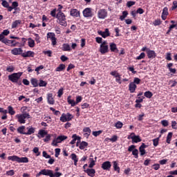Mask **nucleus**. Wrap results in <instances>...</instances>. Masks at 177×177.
Instances as JSON below:
<instances>
[{
  "label": "nucleus",
  "instance_id": "6e6552de",
  "mask_svg": "<svg viewBox=\"0 0 177 177\" xmlns=\"http://www.w3.org/2000/svg\"><path fill=\"white\" fill-rule=\"evenodd\" d=\"M12 55H14V56H19V55H21V56H23V48H15L11 50Z\"/></svg>",
  "mask_w": 177,
  "mask_h": 177
},
{
  "label": "nucleus",
  "instance_id": "0eeeda50",
  "mask_svg": "<svg viewBox=\"0 0 177 177\" xmlns=\"http://www.w3.org/2000/svg\"><path fill=\"white\" fill-rule=\"evenodd\" d=\"M84 17H93V12H92V8H86L83 10Z\"/></svg>",
  "mask_w": 177,
  "mask_h": 177
},
{
  "label": "nucleus",
  "instance_id": "2eb2a0df",
  "mask_svg": "<svg viewBox=\"0 0 177 177\" xmlns=\"http://www.w3.org/2000/svg\"><path fill=\"white\" fill-rule=\"evenodd\" d=\"M100 52L102 55H105V53H108L109 52V46H100Z\"/></svg>",
  "mask_w": 177,
  "mask_h": 177
},
{
  "label": "nucleus",
  "instance_id": "37998d69",
  "mask_svg": "<svg viewBox=\"0 0 177 177\" xmlns=\"http://www.w3.org/2000/svg\"><path fill=\"white\" fill-rule=\"evenodd\" d=\"M50 138H52V135L48 134L47 133V135H46V138H44V142H45V143H48V142H49V140H50Z\"/></svg>",
  "mask_w": 177,
  "mask_h": 177
},
{
  "label": "nucleus",
  "instance_id": "9d476101",
  "mask_svg": "<svg viewBox=\"0 0 177 177\" xmlns=\"http://www.w3.org/2000/svg\"><path fill=\"white\" fill-rule=\"evenodd\" d=\"M102 168L104 171H110V169L111 168V162L110 161L104 162L102 164Z\"/></svg>",
  "mask_w": 177,
  "mask_h": 177
},
{
  "label": "nucleus",
  "instance_id": "774afa93",
  "mask_svg": "<svg viewBox=\"0 0 177 177\" xmlns=\"http://www.w3.org/2000/svg\"><path fill=\"white\" fill-rule=\"evenodd\" d=\"M161 124L163 127H168L169 125V122H168V120H163L161 121Z\"/></svg>",
  "mask_w": 177,
  "mask_h": 177
},
{
  "label": "nucleus",
  "instance_id": "a18cd8bd",
  "mask_svg": "<svg viewBox=\"0 0 177 177\" xmlns=\"http://www.w3.org/2000/svg\"><path fill=\"white\" fill-rule=\"evenodd\" d=\"M56 12H57V10H56V8H54L50 13V16H52V17H56V19L57 18V15H56Z\"/></svg>",
  "mask_w": 177,
  "mask_h": 177
},
{
  "label": "nucleus",
  "instance_id": "680f3d73",
  "mask_svg": "<svg viewBox=\"0 0 177 177\" xmlns=\"http://www.w3.org/2000/svg\"><path fill=\"white\" fill-rule=\"evenodd\" d=\"M71 158L73 161H78V158L77 157V154L75 153H71Z\"/></svg>",
  "mask_w": 177,
  "mask_h": 177
},
{
  "label": "nucleus",
  "instance_id": "338daca9",
  "mask_svg": "<svg viewBox=\"0 0 177 177\" xmlns=\"http://www.w3.org/2000/svg\"><path fill=\"white\" fill-rule=\"evenodd\" d=\"M177 8V1H173V6L171 8V10H175V9H176Z\"/></svg>",
  "mask_w": 177,
  "mask_h": 177
},
{
  "label": "nucleus",
  "instance_id": "39448f33",
  "mask_svg": "<svg viewBox=\"0 0 177 177\" xmlns=\"http://www.w3.org/2000/svg\"><path fill=\"white\" fill-rule=\"evenodd\" d=\"M47 39H50L52 42V46H55L56 44H57V39H56V35L53 32H48L47 33Z\"/></svg>",
  "mask_w": 177,
  "mask_h": 177
},
{
  "label": "nucleus",
  "instance_id": "bf43d9fd",
  "mask_svg": "<svg viewBox=\"0 0 177 177\" xmlns=\"http://www.w3.org/2000/svg\"><path fill=\"white\" fill-rule=\"evenodd\" d=\"M3 44H6V45H12V41L6 38H5L3 41H2Z\"/></svg>",
  "mask_w": 177,
  "mask_h": 177
},
{
  "label": "nucleus",
  "instance_id": "4be33fe9",
  "mask_svg": "<svg viewBox=\"0 0 177 177\" xmlns=\"http://www.w3.org/2000/svg\"><path fill=\"white\" fill-rule=\"evenodd\" d=\"M66 70V65L64 64H60L56 68L55 71L60 72V71H64Z\"/></svg>",
  "mask_w": 177,
  "mask_h": 177
},
{
  "label": "nucleus",
  "instance_id": "7ed1b4c3",
  "mask_svg": "<svg viewBox=\"0 0 177 177\" xmlns=\"http://www.w3.org/2000/svg\"><path fill=\"white\" fill-rule=\"evenodd\" d=\"M15 118L17 119L19 124H26V119L30 120V118H31V115H30V113H24L22 114H17Z\"/></svg>",
  "mask_w": 177,
  "mask_h": 177
},
{
  "label": "nucleus",
  "instance_id": "a19ab883",
  "mask_svg": "<svg viewBox=\"0 0 177 177\" xmlns=\"http://www.w3.org/2000/svg\"><path fill=\"white\" fill-rule=\"evenodd\" d=\"M152 141H153L154 147H157V146H158V143L160 142V138H156L152 140Z\"/></svg>",
  "mask_w": 177,
  "mask_h": 177
},
{
  "label": "nucleus",
  "instance_id": "f257e3e1",
  "mask_svg": "<svg viewBox=\"0 0 177 177\" xmlns=\"http://www.w3.org/2000/svg\"><path fill=\"white\" fill-rule=\"evenodd\" d=\"M41 175H44L45 176H50V177H60L63 176V174L56 171L53 173V170L50 169H41L38 174H36V177H40Z\"/></svg>",
  "mask_w": 177,
  "mask_h": 177
},
{
  "label": "nucleus",
  "instance_id": "5701e85b",
  "mask_svg": "<svg viewBox=\"0 0 177 177\" xmlns=\"http://www.w3.org/2000/svg\"><path fill=\"white\" fill-rule=\"evenodd\" d=\"M113 167L114 171L118 172V174H120V167H118V162H117L115 160L113 161Z\"/></svg>",
  "mask_w": 177,
  "mask_h": 177
},
{
  "label": "nucleus",
  "instance_id": "c9c22d12",
  "mask_svg": "<svg viewBox=\"0 0 177 177\" xmlns=\"http://www.w3.org/2000/svg\"><path fill=\"white\" fill-rule=\"evenodd\" d=\"M144 95L145 96V97H147V99H151V97H153V93H151V91H146L144 93Z\"/></svg>",
  "mask_w": 177,
  "mask_h": 177
},
{
  "label": "nucleus",
  "instance_id": "412c9836",
  "mask_svg": "<svg viewBox=\"0 0 177 177\" xmlns=\"http://www.w3.org/2000/svg\"><path fill=\"white\" fill-rule=\"evenodd\" d=\"M62 50L64 52H70L71 50V47L68 44H64L62 45Z\"/></svg>",
  "mask_w": 177,
  "mask_h": 177
},
{
  "label": "nucleus",
  "instance_id": "423d86ee",
  "mask_svg": "<svg viewBox=\"0 0 177 177\" xmlns=\"http://www.w3.org/2000/svg\"><path fill=\"white\" fill-rule=\"evenodd\" d=\"M107 10L106 9H100L97 12L98 19H106L107 17Z\"/></svg>",
  "mask_w": 177,
  "mask_h": 177
},
{
  "label": "nucleus",
  "instance_id": "f3484780",
  "mask_svg": "<svg viewBox=\"0 0 177 177\" xmlns=\"http://www.w3.org/2000/svg\"><path fill=\"white\" fill-rule=\"evenodd\" d=\"M47 100L49 104H55V100L53 99V94H47Z\"/></svg>",
  "mask_w": 177,
  "mask_h": 177
},
{
  "label": "nucleus",
  "instance_id": "13d9d810",
  "mask_svg": "<svg viewBox=\"0 0 177 177\" xmlns=\"http://www.w3.org/2000/svg\"><path fill=\"white\" fill-rule=\"evenodd\" d=\"M162 15L164 16H168L169 13H168V8L167 7H165L163 8Z\"/></svg>",
  "mask_w": 177,
  "mask_h": 177
},
{
  "label": "nucleus",
  "instance_id": "72a5a7b5",
  "mask_svg": "<svg viewBox=\"0 0 177 177\" xmlns=\"http://www.w3.org/2000/svg\"><path fill=\"white\" fill-rule=\"evenodd\" d=\"M8 113L10 114V115H15V114H16V111L13 109L12 106H8Z\"/></svg>",
  "mask_w": 177,
  "mask_h": 177
},
{
  "label": "nucleus",
  "instance_id": "603ef678",
  "mask_svg": "<svg viewBox=\"0 0 177 177\" xmlns=\"http://www.w3.org/2000/svg\"><path fill=\"white\" fill-rule=\"evenodd\" d=\"M140 79H139L138 77H134L133 82H132V83L135 85H139V84H140Z\"/></svg>",
  "mask_w": 177,
  "mask_h": 177
},
{
  "label": "nucleus",
  "instance_id": "3c124183",
  "mask_svg": "<svg viewBox=\"0 0 177 177\" xmlns=\"http://www.w3.org/2000/svg\"><path fill=\"white\" fill-rule=\"evenodd\" d=\"M6 71L8 73H13L15 71V66H9L6 68Z\"/></svg>",
  "mask_w": 177,
  "mask_h": 177
},
{
  "label": "nucleus",
  "instance_id": "b1692460",
  "mask_svg": "<svg viewBox=\"0 0 177 177\" xmlns=\"http://www.w3.org/2000/svg\"><path fill=\"white\" fill-rule=\"evenodd\" d=\"M141 140L142 138H140V136H135V134L133 136L132 143H139Z\"/></svg>",
  "mask_w": 177,
  "mask_h": 177
},
{
  "label": "nucleus",
  "instance_id": "393cba45",
  "mask_svg": "<svg viewBox=\"0 0 177 177\" xmlns=\"http://www.w3.org/2000/svg\"><path fill=\"white\" fill-rule=\"evenodd\" d=\"M172 66H174V64L172 63H169L167 65V68H169V71L170 73H172L173 74H176V68H172Z\"/></svg>",
  "mask_w": 177,
  "mask_h": 177
},
{
  "label": "nucleus",
  "instance_id": "de8ad7c7",
  "mask_svg": "<svg viewBox=\"0 0 177 177\" xmlns=\"http://www.w3.org/2000/svg\"><path fill=\"white\" fill-rule=\"evenodd\" d=\"M46 85H48V82L42 80H39V86L40 87H42V86H46Z\"/></svg>",
  "mask_w": 177,
  "mask_h": 177
},
{
  "label": "nucleus",
  "instance_id": "69168bd1",
  "mask_svg": "<svg viewBox=\"0 0 177 177\" xmlns=\"http://www.w3.org/2000/svg\"><path fill=\"white\" fill-rule=\"evenodd\" d=\"M82 102V97L81 95H78L76 97V104H78V103H81Z\"/></svg>",
  "mask_w": 177,
  "mask_h": 177
},
{
  "label": "nucleus",
  "instance_id": "c85d7f7f",
  "mask_svg": "<svg viewBox=\"0 0 177 177\" xmlns=\"http://www.w3.org/2000/svg\"><path fill=\"white\" fill-rule=\"evenodd\" d=\"M107 37H110V30L109 28H106L104 32H102V38H107Z\"/></svg>",
  "mask_w": 177,
  "mask_h": 177
},
{
  "label": "nucleus",
  "instance_id": "7c9ffc66",
  "mask_svg": "<svg viewBox=\"0 0 177 177\" xmlns=\"http://www.w3.org/2000/svg\"><path fill=\"white\" fill-rule=\"evenodd\" d=\"M59 121H61L62 122H68L67 120V115H66V113H62L60 118H59Z\"/></svg>",
  "mask_w": 177,
  "mask_h": 177
},
{
  "label": "nucleus",
  "instance_id": "58836bf2",
  "mask_svg": "<svg viewBox=\"0 0 177 177\" xmlns=\"http://www.w3.org/2000/svg\"><path fill=\"white\" fill-rule=\"evenodd\" d=\"M18 162H28V158L27 157H22V158H19Z\"/></svg>",
  "mask_w": 177,
  "mask_h": 177
},
{
  "label": "nucleus",
  "instance_id": "6e6d98bb",
  "mask_svg": "<svg viewBox=\"0 0 177 177\" xmlns=\"http://www.w3.org/2000/svg\"><path fill=\"white\" fill-rule=\"evenodd\" d=\"M115 81L118 84H122V82L121 81V75L120 74H117Z\"/></svg>",
  "mask_w": 177,
  "mask_h": 177
},
{
  "label": "nucleus",
  "instance_id": "79ce46f5",
  "mask_svg": "<svg viewBox=\"0 0 177 177\" xmlns=\"http://www.w3.org/2000/svg\"><path fill=\"white\" fill-rule=\"evenodd\" d=\"M57 143H61L60 140L57 139V137L53 140V142L51 143L52 146H55V147H57Z\"/></svg>",
  "mask_w": 177,
  "mask_h": 177
},
{
  "label": "nucleus",
  "instance_id": "473e14b6",
  "mask_svg": "<svg viewBox=\"0 0 177 177\" xmlns=\"http://www.w3.org/2000/svg\"><path fill=\"white\" fill-rule=\"evenodd\" d=\"M19 24H21V20H16L12 24V28H16Z\"/></svg>",
  "mask_w": 177,
  "mask_h": 177
},
{
  "label": "nucleus",
  "instance_id": "0e129e2a",
  "mask_svg": "<svg viewBox=\"0 0 177 177\" xmlns=\"http://www.w3.org/2000/svg\"><path fill=\"white\" fill-rule=\"evenodd\" d=\"M43 53L44 55H47L48 56V57H52V50H48L46 51H43Z\"/></svg>",
  "mask_w": 177,
  "mask_h": 177
},
{
  "label": "nucleus",
  "instance_id": "4468645a",
  "mask_svg": "<svg viewBox=\"0 0 177 177\" xmlns=\"http://www.w3.org/2000/svg\"><path fill=\"white\" fill-rule=\"evenodd\" d=\"M34 56H35V53L31 50L22 53V57H34Z\"/></svg>",
  "mask_w": 177,
  "mask_h": 177
},
{
  "label": "nucleus",
  "instance_id": "864d4df0",
  "mask_svg": "<svg viewBox=\"0 0 177 177\" xmlns=\"http://www.w3.org/2000/svg\"><path fill=\"white\" fill-rule=\"evenodd\" d=\"M66 115V120L68 122L71 121V120L74 118V116H73V115L70 113H67Z\"/></svg>",
  "mask_w": 177,
  "mask_h": 177
},
{
  "label": "nucleus",
  "instance_id": "bb28decb",
  "mask_svg": "<svg viewBox=\"0 0 177 177\" xmlns=\"http://www.w3.org/2000/svg\"><path fill=\"white\" fill-rule=\"evenodd\" d=\"M28 45L29 48H34V46H35V41L30 37L28 39Z\"/></svg>",
  "mask_w": 177,
  "mask_h": 177
},
{
  "label": "nucleus",
  "instance_id": "5fc2aeb1",
  "mask_svg": "<svg viewBox=\"0 0 177 177\" xmlns=\"http://www.w3.org/2000/svg\"><path fill=\"white\" fill-rule=\"evenodd\" d=\"M67 136H59L57 137V140H59V142L62 143V142H63V140H66V139H67Z\"/></svg>",
  "mask_w": 177,
  "mask_h": 177
},
{
  "label": "nucleus",
  "instance_id": "9b49d317",
  "mask_svg": "<svg viewBox=\"0 0 177 177\" xmlns=\"http://www.w3.org/2000/svg\"><path fill=\"white\" fill-rule=\"evenodd\" d=\"M84 172L85 174H87L88 176L95 177V174H96V170H95V169L90 168V169H84Z\"/></svg>",
  "mask_w": 177,
  "mask_h": 177
},
{
  "label": "nucleus",
  "instance_id": "6ab92c4d",
  "mask_svg": "<svg viewBox=\"0 0 177 177\" xmlns=\"http://www.w3.org/2000/svg\"><path fill=\"white\" fill-rule=\"evenodd\" d=\"M109 47L111 52H115L116 53H118V48H117V44L115 43H110Z\"/></svg>",
  "mask_w": 177,
  "mask_h": 177
},
{
  "label": "nucleus",
  "instance_id": "8fccbe9b",
  "mask_svg": "<svg viewBox=\"0 0 177 177\" xmlns=\"http://www.w3.org/2000/svg\"><path fill=\"white\" fill-rule=\"evenodd\" d=\"M101 133H103V131H102V130H99L97 131H93V135L95 138H97V136H99L100 135H101Z\"/></svg>",
  "mask_w": 177,
  "mask_h": 177
},
{
  "label": "nucleus",
  "instance_id": "4d7b16f0",
  "mask_svg": "<svg viewBox=\"0 0 177 177\" xmlns=\"http://www.w3.org/2000/svg\"><path fill=\"white\" fill-rule=\"evenodd\" d=\"M117 140H118V136H117V135L113 136V137L110 139V142H112V143L117 142Z\"/></svg>",
  "mask_w": 177,
  "mask_h": 177
},
{
  "label": "nucleus",
  "instance_id": "f03ea898",
  "mask_svg": "<svg viewBox=\"0 0 177 177\" xmlns=\"http://www.w3.org/2000/svg\"><path fill=\"white\" fill-rule=\"evenodd\" d=\"M22 75H23V72L15 73L8 75V80L9 81H11V82H13L14 84H17V85H21V80H20V77Z\"/></svg>",
  "mask_w": 177,
  "mask_h": 177
},
{
  "label": "nucleus",
  "instance_id": "f8f14e48",
  "mask_svg": "<svg viewBox=\"0 0 177 177\" xmlns=\"http://www.w3.org/2000/svg\"><path fill=\"white\" fill-rule=\"evenodd\" d=\"M146 147H147V145H146V144L142 143L140 147H139V151L140 153V156L141 157H143V156H145V154H146Z\"/></svg>",
  "mask_w": 177,
  "mask_h": 177
},
{
  "label": "nucleus",
  "instance_id": "f704fd0d",
  "mask_svg": "<svg viewBox=\"0 0 177 177\" xmlns=\"http://www.w3.org/2000/svg\"><path fill=\"white\" fill-rule=\"evenodd\" d=\"M28 132L26 133V135H32V133H35V129L33 127L27 128Z\"/></svg>",
  "mask_w": 177,
  "mask_h": 177
},
{
  "label": "nucleus",
  "instance_id": "e2e57ef3",
  "mask_svg": "<svg viewBox=\"0 0 177 177\" xmlns=\"http://www.w3.org/2000/svg\"><path fill=\"white\" fill-rule=\"evenodd\" d=\"M136 13L138 15H143V13H145V10L142 8H139L137 9Z\"/></svg>",
  "mask_w": 177,
  "mask_h": 177
},
{
  "label": "nucleus",
  "instance_id": "1a4fd4ad",
  "mask_svg": "<svg viewBox=\"0 0 177 177\" xmlns=\"http://www.w3.org/2000/svg\"><path fill=\"white\" fill-rule=\"evenodd\" d=\"M70 16H72V17H81V12L77 9L72 8L70 11Z\"/></svg>",
  "mask_w": 177,
  "mask_h": 177
},
{
  "label": "nucleus",
  "instance_id": "e433bc0d",
  "mask_svg": "<svg viewBox=\"0 0 177 177\" xmlns=\"http://www.w3.org/2000/svg\"><path fill=\"white\" fill-rule=\"evenodd\" d=\"M127 16H128V11H123L122 15L120 16V17L121 21H124V20H125V17H127Z\"/></svg>",
  "mask_w": 177,
  "mask_h": 177
},
{
  "label": "nucleus",
  "instance_id": "ea45409f",
  "mask_svg": "<svg viewBox=\"0 0 177 177\" xmlns=\"http://www.w3.org/2000/svg\"><path fill=\"white\" fill-rule=\"evenodd\" d=\"M132 155L134 156L135 158H139V151L137 149H135L132 151Z\"/></svg>",
  "mask_w": 177,
  "mask_h": 177
},
{
  "label": "nucleus",
  "instance_id": "ddd939ff",
  "mask_svg": "<svg viewBox=\"0 0 177 177\" xmlns=\"http://www.w3.org/2000/svg\"><path fill=\"white\" fill-rule=\"evenodd\" d=\"M136 88H138V86H136V84H135V83H133L132 82H130V84H129V91L130 93H135Z\"/></svg>",
  "mask_w": 177,
  "mask_h": 177
},
{
  "label": "nucleus",
  "instance_id": "20e7f679",
  "mask_svg": "<svg viewBox=\"0 0 177 177\" xmlns=\"http://www.w3.org/2000/svg\"><path fill=\"white\" fill-rule=\"evenodd\" d=\"M57 19L59 24L63 27H67V18L64 12H59L57 14Z\"/></svg>",
  "mask_w": 177,
  "mask_h": 177
},
{
  "label": "nucleus",
  "instance_id": "c756f323",
  "mask_svg": "<svg viewBox=\"0 0 177 177\" xmlns=\"http://www.w3.org/2000/svg\"><path fill=\"white\" fill-rule=\"evenodd\" d=\"M88 147V142L85 141H82L80 144L79 149H80V150H84V149H85V147Z\"/></svg>",
  "mask_w": 177,
  "mask_h": 177
},
{
  "label": "nucleus",
  "instance_id": "09e8293b",
  "mask_svg": "<svg viewBox=\"0 0 177 177\" xmlns=\"http://www.w3.org/2000/svg\"><path fill=\"white\" fill-rule=\"evenodd\" d=\"M89 160L91 162L88 165V168H92L93 167H95L96 164L95 163V160H93V158H90Z\"/></svg>",
  "mask_w": 177,
  "mask_h": 177
},
{
  "label": "nucleus",
  "instance_id": "49530a36",
  "mask_svg": "<svg viewBox=\"0 0 177 177\" xmlns=\"http://www.w3.org/2000/svg\"><path fill=\"white\" fill-rule=\"evenodd\" d=\"M145 57H146V54L141 53L140 55L136 57V60H142V59H145Z\"/></svg>",
  "mask_w": 177,
  "mask_h": 177
},
{
  "label": "nucleus",
  "instance_id": "dca6fc26",
  "mask_svg": "<svg viewBox=\"0 0 177 177\" xmlns=\"http://www.w3.org/2000/svg\"><path fill=\"white\" fill-rule=\"evenodd\" d=\"M147 55L148 56V59H155V57L157 56L156 51L150 49L147 50Z\"/></svg>",
  "mask_w": 177,
  "mask_h": 177
},
{
  "label": "nucleus",
  "instance_id": "4c0bfd02",
  "mask_svg": "<svg viewBox=\"0 0 177 177\" xmlns=\"http://www.w3.org/2000/svg\"><path fill=\"white\" fill-rule=\"evenodd\" d=\"M124 124H122V122L118 121L115 124V128H117V129H121V128L123 127Z\"/></svg>",
  "mask_w": 177,
  "mask_h": 177
},
{
  "label": "nucleus",
  "instance_id": "a211bd4d",
  "mask_svg": "<svg viewBox=\"0 0 177 177\" xmlns=\"http://www.w3.org/2000/svg\"><path fill=\"white\" fill-rule=\"evenodd\" d=\"M38 135V138L39 139H41V138H45V136L48 135V131L44 129H40L39 130Z\"/></svg>",
  "mask_w": 177,
  "mask_h": 177
},
{
  "label": "nucleus",
  "instance_id": "2f4dec72",
  "mask_svg": "<svg viewBox=\"0 0 177 177\" xmlns=\"http://www.w3.org/2000/svg\"><path fill=\"white\" fill-rule=\"evenodd\" d=\"M30 82L35 88H37V86H39L38 80H37L35 78H32L30 80Z\"/></svg>",
  "mask_w": 177,
  "mask_h": 177
},
{
  "label": "nucleus",
  "instance_id": "052dcab7",
  "mask_svg": "<svg viewBox=\"0 0 177 177\" xmlns=\"http://www.w3.org/2000/svg\"><path fill=\"white\" fill-rule=\"evenodd\" d=\"M60 151H61V149L59 148H56L55 149V157H59V156H60Z\"/></svg>",
  "mask_w": 177,
  "mask_h": 177
},
{
  "label": "nucleus",
  "instance_id": "c03bdc74",
  "mask_svg": "<svg viewBox=\"0 0 177 177\" xmlns=\"http://www.w3.org/2000/svg\"><path fill=\"white\" fill-rule=\"evenodd\" d=\"M77 134H73L72 136L73 140L70 142V145H75V142H77Z\"/></svg>",
  "mask_w": 177,
  "mask_h": 177
},
{
  "label": "nucleus",
  "instance_id": "cd10ccee",
  "mask_svg": "<svg viewBox=\"0 0 177 177\" xmlns=\"http://www.w3.org/2000/svg\"><path fill=\"white\" fill-rule=\"evenodd\" d=\"M19 157L17 156H11L8 157V160L10 161H17V162H19Z\"/></svg>",
  "mask_w": 177,
  "mask_h": 177
},
{
  "label": "nucleus",
  "instance_id": "a878e982",
  "mask_svg": "<svg viewBox=\"0 0 177 177\" xmlns=\"http://www.w3.org/2000/svg\"><path fill=\"white\" fill-rule=\"evenodd\" d=\"M67 102L72 107H74L77 104L74 100H71V95L68 96Z\"/></svg>",
  "mask_w": 177,
  "mask_h": 177
},
{
  "label": "nucleus",
  "instance_id": "aec40b11",
  "mask_svg": "<svg viewBox=\"0 0 177 177\" xmlns=\"http://www.w3.org/2000/svg\"><path fill=\"white\" fill-rule=\"evenodd\" d=\"M18 133H21V135H26V126H21L17 128Z\"/></svg>",
  "mask_w": 177,
  "mask_h": 177
}]
</instances>
